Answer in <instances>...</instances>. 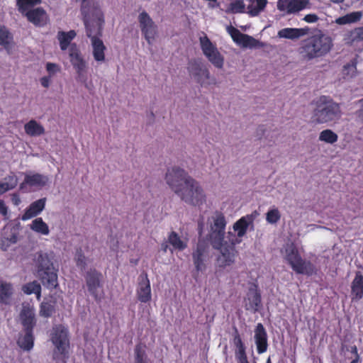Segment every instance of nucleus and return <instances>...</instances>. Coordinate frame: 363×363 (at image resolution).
<instances>
[{"label": "nucleus", "instance_id": "f257e3e1", "mask_svg": "<svg viewBox=\"0 0 363 363\" xmlns=\"http://www.w3.org/2000/svg\"><path fill=\"white\" fill-rule=\"evenodd\" d=\"M104 23L103 12L98 7L93 10V13L85 16L86 35L90 39L91 55L98 64L106 61V47L101 38Z\"/></svg>", "mask_w": 363, "mask_h": 363}, {"label": "nucleus", "instance_id": "f03ea898", "mask_svg": "<svg viewBox=\"0 0 363 363\" xmlns=\"http://www.w3.org/2000/svg\"><path fill=\"white\" fill-rule=\"evenodd\" d=\"M333 46L332 38L320 31L303 41L299 53L305 61L322 57L329 53Z\"/></svg>", "mask_w": 363, "mask_h": 363}, {"label": "nucleus", "instance_id": "7ed1b4c3", "mask_svg": "<svg viewBox=\"0 0 363 363\" xmlns=\"http://www.w3.org/2000/svg\"><path fill=\"white\" fill-rule=\"evenodd\" d=\"M314 104L311 120L315 124L328 123L337 121L342 116L339 104L327 96L319 97Z\"/></svg>", "mask_w": 363, "mask_h": 363}, {"label": "nucleus", "instance_id": "20e7f679", "mask_svg": "<svg viewBox=\"0 0 363 363\" xmlns=\"http://www.w3.org/2000/svg\"><path fill=\"white\" fill-rule=\"evenodd\" d=\"M281 253L296 273L311 275L315 272L314 266L311 262L301 257L296 246L292 242L286 243L284 246Z\"/></svg>", "mask_w": 363, "mask_h": 363}, {"label": "nucleus", "instance_id": "39448f33", "mask_svg": "<svg viewBox=\"0 0 363 363\" xmlns=\"http://www.w3.org/2000/svg\"><path fill=\"white\" fill-rule=\"evenodd\" d=\"M182 201L189 205L199 206L206 202L205 193L200 184L193 178L177 194Z\"/></svg>", "mask_w": 363, "mask_h": 363}, {"label": "nucleus", "instance_id": "423d86ee", "mask_svg": "<svg viewBox=\"0 0 363 363\" xmlns=\"http://www.w3.org/2000/svg\"><path fill=\"white\" fill-rule=\"evenodd\" d=\"M259 216V212L254 211L250 214L240 218L233 225V229L236 234L228 232L226 239L232 244L240 243L242 238L246 235L248 228L253 229L254 221Z\"/></svg>", "mask_w": 363, "mask_h": 363}, {"label": "nucleus", "instance_id": "0eeeda50", "mask_svg": "<svg viewBox=\"0 0 363 363\" xmlns=\"http://www.w3.org/2000/svg\"><path fill=\"white\" fill-rule=\"evenodd\" d=\"M69 57L70 63L75 70L77 81L84 84L85 87H87L86 73L88 70V63L74 43L72 45L69 49Z\"/></svg>", "mask_w": 363, "mask_h": 363}, {"label": "nucleus", "instance_id": "6e6552de", "mask_svg": "<svg viewBox=\"0 0 363 363\" xmlns=\"http://www.w3.org/2000/svg\"><path fill=\"white\" fill-rule=\"evenodd\" d=\"M137 19L142 35L147 44L152 45L159 35L157 23L145 11H140Z\"/></svg>", "mask_w": 363, "mask_h": 363}, {"label": "nucleus", "instance_id": "1a4fd4ad", "mask_svg": "<svg viewBox=\"0 0 363 363\" xmlns=\"http://www.w3.org/2000/svg\"><path fill=\"white\" fill-rule=\"evenodd\" d=\"M191 177L179 167L169 169L165 174V182L172 191L177 195L184 188Z\"/></svg>", "mask_w": 363, "mask_h": 363}, {"label": "nucleus", "instance_id": "9d476101", "mask_svg": "<svg viewBox=\"0 0 363 363\" xmlns=\"http://www.w3.org/2000/svg\"><path fill=\"white\" fill-rule=\"evenodd\" d=\"M226 30L233 40L243 48L256 49L266 46L264 43L255 39L252 36L242 33L238 29L232 26H227Z\"/></svg>", "mask_w": 363, "mask_h": 363}, {"label": "nucleus", "instance_id": "9b49d317", "mask_svg": "<svg viewBox=\"0 0 363 363\" xmlns=\"http://www.w3.org/2000/svg\"><path fill=\"white\" fill-rule=\"evenodd\" d=\"M236 244L230 243L228 239L220 240L218 246L212 245L215 249L220 251L217 258L219 267L225 268L232 265L235 262L237 251L235 248Z\"/></svg>", "mask_w": 363, "mask_h": 363}, {"label": "nucleus", "instance_id": "f8f14e48", "mask_svg": "<svg viewBox=\"0 0 363 363\" xmlns=\"http://www.w3.org/2000/svg\"><path fill=\"white\" fill-rule=\"evenodd\" d=\"M102 279L101 273L95 269L89 270L85 276L87 289L96 300H101L104 296Z\"/></svg>", "mask_w": 363, "mask_h": 363}, {"label": "nucleus", "instance_id": "ddd939ff", "mask_svg": "<svg viewBox=\"0 0 363 363\" xmlns=\"http://www.w3.org/2000/svg\"><path fill=\"white\" fill-rule=\"evenodd\" d=\"M189 72L194 79L201 86L214 84L216 79L211 76L208 69L201 62H191Z\"/></svg>", "mask_w": 363, "mask_h": 363}, {"label": "nucleus", "instance_id": "4468645a", "mask_svg": "<svg viewBox=\"0 0 363 363\" xmlns=\"http://www.w3.org/2000/svg\"><path fill=\"white\" fill-rule=\"evenodd\" d=\"M51 341L55 347L54 358H56L57 352L62 355L67 353L69 347V341L67 339V331L65 327L58 325L53 328L51 334Z\"/></svg>", "mask_w": 363, "mask_h": 363}, {"label": "nucleus", "instance_id": "2eb2a0df", "mask_svg": "<svg viewBox=\"0 0 363 363\" xmlns=\"http://www.w3.org/2000/svg\"><path fill=\"white\" fill-rule=\"evenodd\" d=\"M311 6L310 0H278L277 4V9L286 14L296 13Z\"/></svg>", "mask_w": 363, "mask_h": 363}, {"label": "nucleus", "instance_id": "dca6fc26", "mask_svg": "<svg viewBox=\"0 0 363 363\" xmlns=\"http://www.w3.org/2000/svg\"><path fill=\"white\" fill-rule=\"evenodd\" d=\"M225 225L226 222L223 215H217L214 217L210 234L212 245L218 246L220 240H226V235H225Z\"/></svg>", "mask_w": 363, "mask_h": 363}, {"label": "nucleus", "instance_id": "f3484780", "mask_svg": "<svg viewBox=\"0 0 363 363\" xmlns=\"http://www.w3.org/2000/svg\"><path fill=\"white\" fill-rule=\"evenodd\" d=\"M50 182V178L44 174L36 172H28L25 174L23 182L20 184L21 189L26 186L35 189H41Z\"/></svg>", "mask_w": 363, "mask_h": 363}, {"label": "nucleus", "instance_id": "a211bd4d", "mask_svg": "<svg viewBox=\"0 0 363 363\" xmlns=\"http://www.w3.org/2000/svg\"><path fill=\"white\" fill-rule=\"evenodd\" d=\"M244 307L251 312H256L261 307V296L258 291L257 286L252 284L244 298Z\"/></svg>", "mask_w": 363, "mask_h": 363}, {"label": "nucleus", "instance_id": "6ab92c4d", "mask_svg": "<svg viewBox=\"0 0 363 363\" xmlns=\"http://www.w3.org/2000/svg\"><path fill=\"white\" fill-rule=\"evenodd\" d=\"M53 255L45 252H39L36 254L35 264L37 268V273L43 272L55 269L53 264Z\"/></svg>", "mask_w": 363, "mask_h": 363}, {"label": "nucleus", "instance_id": "aec40b11", "mask_svg": "<svg viewBox=\"0 0 363 363\" xmlns=\"http://www.w3.org/2000/svg\"><path fill=\"white\" fill-rule=\"evenodd\" d=\"M28 21L37 26H45L49 20L46 11L42 8H35L23 14Z\"/></svg>", "mask_w": 363, "mask_h": 363}, {"label": "nucleus", "instance_id": "412c9836", "mask_svg": "<svg viewBox=\"0 0 363 363\" xmlns=\"http://www.w3.org/2000/svg\"><path fill=\"white\" fill-rule=\"evenodd\" d=\"M254 339L259 354L265 352L267 350V335L262 323H258L255 329Z\"/></svg>", "mask_w": 363, "mask_h": 363}, {"label": "nucleus", "instance_id": "4be33fe9", "mask_svg": "<svg viewBox=\"0 0 363 363\" xmlns=\"http://www.w3.org/2000/svg\"><path fill=\"white\" fill-rule=\"evenodd\" d=\"M138 298L143 303H147L151 300V287L147 276L141 275L137 289Z\"/></svg>", "mask_w": 363, "mask_h": 363}, {"label": "nucleus", "instance_id": "5701e85b", "mask_svg": "<svg viewBox=\"0 0 363 363\" xmlns=\"http://www.w3.org/2000/svg\"><path fill=\"white\" fill-rule=\"evenodd\" d=\"M45 203V198L40 199L31 203L22 216V220H27L38 216L44 210Z\"/></svg>", "mask_w": 363, "mask_h": 363}, {"label": "nucleus", "instance_id": "b1692460", "mask_svg": "<svg viewBox=\"0 0 363 363\" xmlns=\"http://www.w3.org/2000/svg\"><path fill=\"white\" fill-rule=\"evenodd\" d=\"M194 264L197 271L202 272L206 269L205 260L207 257V248L203 243H199L196 250L192 255Z\"/></svg>", "mask_w": 363, "mask_h": 363}, {"label": "nucleus", "instance_id": "393cba45", "mask_svg": "<svg viewBox=\"0 0 363 363\" xmlns=\"http://www.w3.org/2000/svg\"><path fill=\"white\" fill-rule=\"evenodd\" d=\"M57 269H53L49 271L40 272L38 274L43 285L48 289H53L58 286Z\"/></svg>", "mask_w": 363, "mask_h": 363}, {"label": "nucleus", "instance_id": "a878e982", "mask_svg": "<svg viewBox=\"0 0 363 363\" xmlns=\"http://www.w3.org/2000/svg\"><path fill=\"white\" fill-rule=\"evenodd\" d=\"M308 28H286L278 31L277 36L280 38L289 40H296L308 34Z\"/></svg>", "mask_w": 363, "mask_h": 363}, {"label": "nucleus", "instance_id": "bb28decb", "mask_svg": "<svg viewBox=\"0 0 363 363\" xmlns=\"http://www.w3.org/2000/svg\"><path fill=\"white\" fill-rule=\"evenodd\" d=\"M21 320L26 329H31L35 324L34 308L29 305H23Z\"/></svg>", "mask_w": 363, "mask_h": 363}, {"label": "nucleus", "instance_id": "cd10ccee", "mask_svg": "<svg viewBox=\"0 0 363 363\" xmlns=\"http://www.w3.org/2000/svg\"><path fill=\"white\" fill-rule=\"evenodd\" d=\"M168 242L172 247V249H170L172 252L174 250L182 251L187 247L188 239L175 232H171L168 236Z\"/></svg>", "mask_w": 363, "mask_h": 363}, {"label": "nucleus", "instance_id": "c85d7f7f", "mask_svg": "<svg viewBox=\"0 0 363 363\" xmlns=\"http://www.w3.org/2000/svg\"><path fill=\"white\" fill-rule=\"evenodd\" d=\"M0 45H1L9 54H11L14 48V41L12 34L5 28H0Z\"/></svg>", "mask_w": 363, "mask_h": 363}, {"label": "nucleus", "instance_id": "c756f323", "mask_svg": "<svg viewBox=\"0 0 363 363\" xmlns=\"http://www.w3.org/2000/svg\"><path fill=\"white\" fill-rule=\"evenodd\" d=\"M24 130L30 137H39L45 133L44 127L34 119L30 120L24 125Z\"/></svg>", "mask_w": 363, "mask_h": 363}, {"label": "nucleus", "instance_id": "7c9ffc66", "mask_svg": "<svg viewBox=\"0 0 363 363\" xmlns=\"http://www.w3.org/2000/svg\"><path fill=\"white\" fill-rule=\"evenodd\" d=\"M28 226L31 230L38 235L47 236L50 234L48 225L40 217L33 219Z\"/></svg>", "mask_w": 363, "mask_h": 363}, {"label": "nucleus", "instance_id": "2f4dec72", "mask_svg": "<svg viewBox=\"0 0 363 363\" xmlns=\"http://www.w3.org/2000/svg\"><path fill=\"white\" fill-rule=\"evenodd\" d=\"M76 32L73 30H71L68 32L65 31H59L57 35V40L60 43V47L62 50H66L67 49H69L71 44V41L75 38Z\"/></svg>", "mask_w": 363, "mask_h": 363}, {"label": "nucleus", "instance_id": "473e14b6", "mask_svg": "<svg viewBox=\"0 0 363 363\" xmlns=\"http://www.w3.org/2000/svg\"><path fill=\"white\" fill-rule=\"evenodd\" d=\"M352 296L353 299L359 300L363 296V276L357 273L352 282Z\"/></svg>", "mask_w": 363, "mask_h": 363}, {"label": "nucleus", "instance_id": "72a5a7b5", "mask_svg": "<svg viewBox=\"0 0 363 363\" xmlns=\"http://www.w3.org/2000/svg\"><path fill=\"white\" fill-rule=\"evenodd\" d=\"M267 0H247V13L252 16H257L262 12L267 4Z\"/></svg>", "mask_w": 363, "mask_h": 363}, {"label": "nucleus", "instance_id": "f704fd0d", "mask_svg": "<svg viewBox=\"0 0 363 363\" xmlns=\"http://www.w3.org/2000/svg\"><path fill=\"white\" fill-rule=\"evenodd\" d=\"M13 294V287L11 284L0 280V303H9Z\"/></svg>", "mask_w": 363, "mask_h": 363}, {"label": "nucleus", "instance_id": "c9c22d12", "mask_svg": "<svg viewBox=\"0 0 363 363\" xmlns=\"http://www.w3.org/2000/svg\"><path fill=\"white\" fill-rule=\"evenodd\" d=\"M363 16V13L360 11H353L340 16L335 19V23L338 25H347L354 23L359 21Z\"/></svg>", "mask_w": 363, "mask_h": 363}, {"label": "nucleus", "instance_id": "e433bc0d", "mask_svg": "<svg viewBox=\"0 0 363 363\" xmlns=\"http://www.w3.org/2000/svg\"><path fill=\"white\" fill-rule=\"evenodd\" d=\"M18 345L24 350L29 351L33 347V337L31 329H26L25 334L21 335L18 340Z\"/></svg>", "mask_w": 363, "mask_h": 363}, {"label": "nucleus", "instance_id": "4c0bfd02", "mask_svg": "<svg viewBox=\"0 0 363 363\" xmlns=\"http://www.w3.org/2000/svg\"><path fill=\"white\" fill-rule=\"evenodd\" d=\"M18 184V179L16 175H9L0 182V196L14 189Z\"/></svg>", "mask_w": 363, "mask_h": 363}, {"label": "nucleus", "instance_id": "58836bf2", "mask_svg": "<svg viewBox=\"0 0 363 363\" xmlns=\"http://www.w3.org/2000/svg\"><path fill=\"white\" fill-rule=\"evenodd\" d=\"M345 40L348 44L363 40V26L355 28L345 35Z\"/></svg>", "mask_w": 363, "mask_h": 363}, {"label": "nucleus", "instance_id": "ea45409f", "mask_svg": "<svg viewBox=\"0 0 363 363\" xmlns=\"http://www.w3.org/2000/svg\"><path fill=\"white\" fill-rule=\"evenodd\" d=\"M199 43L205 57L218 50L216 45H214L206 35H203L199 38Z\"/></svg>", "mask_w": 363, "mask_h": 363}, {"label": "nucleus", "instance_id": "a19ab883", "mask_svg": "<svg viewBox=\"0 0 363 363\" xmlns=\"http://www.w3.org/2000/svg\"><path fill=\"white\" fill-rule=\"evenodd\" d=\"M357 75L356 63L350 62L346 64L342 70V78L345 80H350Z\"/></svg>", "mask_w": 363, "mask_h": 363}, {"label": "nucleus", "instance_id": "79ce46f5", "mask_svg": "<svg viewBox=\"0 0 363 363\" xmlns=\"http://www.w3.org/2000/svg\"><path fill=\"white\" fill-rule=\"evenodd\" d=\"M41 0H17V6L22 14L33 9L34 6L40 4Z\"/></svg>", "mask_w": 363, "mask_h": 363}, {"label": "nucleus", "instance_id": "37998d69", "mask_svg": "<svg viewBox=\"0 0 363 363\" xmlns=\"http://www.w3.org/2000/svg\"><path fill=\"white\" fill-rule=\"evenodd\" d=\"M206 57L215 67L218 69H223L224 66V57L218 50H215Z\"/></svg>", "mask_w": 363, "mask_h": 363}, {"label": "nucleus", "instance_id": "c03bdc74", "mask_svg": "<svg viewBox=\"0 0 363 363\" xmlns=\"http://www.w3.org/2000/svg\"><path fill=\"white\" fill-rule=\"evenodd\" d=\"M22 289L26 294H35L37 299L40 301L41 297V286L37 281H34L25 284Z\"/></svg>", "mask_w": 363, "mask_h": 363}, {"label": "nucleus", "instance_id": "a18cd8bd", "mask_svg": "<svg viewBox=\"0 0 363 363\" xmlns=\"http://www.w3.org/2000/svg\"><path fill=\"white\" fill-rule=\"evenodd\" d=\"M338 136L332 130L326 129L319 134L318 140L329 144H333L337 141Z\"/></svg>", "mask_w": 363, "mask_h": 363}, {"label": "nucleus", "instance_id": "49530a36", "mask_svg": "<svg viewBox=\"0 0 363 363\" xmlns=\"http://www.w3.org/2000/svg\"><path fill=\"white\" fill-rule=\"evenodd\" d=\"M245 9V4L242 0H236L230 3L226 9L225 12L228 13H243Z\"/></svg>", "mask_w": 363, "mask_h": 363}, {"label": "nucleus", "instance_id": "de8ad7c7", "mask_svg": "<svg viewBox=\"0 0 363 363\" xmlns=\"http://www.w3.org/2000/svg\"><path fill=\"white\" fill-rule=\"evenodd\" d=\"M55 311V303L52 301H44L40 304V315L48 318L50 317Z\"/></svg>", "mask_w": 363, "mask_h": 363}, {"label": "nucleus", "instance_id": "09e8293b", "mask_svg": "<svg viewBox=\"0 0 363 363\" xmlns=\"http://www.w3.org/2000/svg\"><path fill=\"white\" fill-rule=\"evenodd\" d=\"M281 218V213L277 208L273 207L266 213V221L271 225L277 224Z\"/></svg>", "mask_w": 363, "mask_h": 363}, {"label": "nucleus", "instance_id": "8fccbe9b", "mask_svg": "<svg viewBox=\"0 0 363 363\" xmlns=\"http://www.w3.org/2000/svg\"><path fill=\"white\" fill-rule=\"evenodd\" d=\"M357 109L354 113L356 121L363 125V98L357 102Z\"/></svg>", "mask_w": 363, "mask_h": 363}, {"label": "nucleus", "instance_id": "3c124183", "mask_svg": "<svg viewBox=\"0 0 363 363\" xmlns=\"http://www.w3.org/2000/svg\"><path fill=\"white\" fill-rule=\"evenodd\" d=\"M235 356L238 363H249L245 352V347L235 350Z\"/></svg>", "mask_w": 363, "mask_h": 363}, {"label": "nucleus", "instance_id": "603ef678", "mask_svg": "<svg viewBox=\"0 0 363 363\" xmlns=\"http://www.w3.org/2000/svg\"><path fill=\"white\" fill-rule=\"evenodd\" d=\"M135 363H146V356L141 346H137L135 350Z\"/></svg>", "mask_w": 363, "mask_h": 363}, {"label": "nucleus", "instance_id": "864d4df0", "mask_svg": "<svg viewBox=\"0 0 363 363\" xmlns=\"http://www.w3.org/2000/svg\"><path fill=\"white\" fill-rule=\"evenodd\" d=\"M46 69L50 74V77L55 75L60 71V67L58 65L52 62L46 64Z\"/></svg>", "mask_w": 363, "mask_h": 363}, {"label": "nucleus", "instance_id": "5fc2aeb1", "mask_svg": "<svg viewBox=\"0 0 363 363\" xmlns=\"http://www.w3.org/2000/svg\"><path fill=\"white\" fill-rule=\"evenodd\" d=\"M75 259H76L77 265L79 267H80L82 269L85 268V266L86 264V259L84 257V255H83L81 253H79L77 255Z\"/></svg>", "mask_w": 363, "mask_h": 363}, {"label": "nucleus", "instance_id": "6e6d98bb", "mask_svg": "<svg viewBox=\"0 0 363 363\" xmlns=\"http://www.w3.org/2000/svg\"><path fill=\"white\" fill-rule=\"evenodd\" d=\"M9 207L6 205L4 201L0 200V216L7 219L9 218Z\"/></svg>", "mask_w": 363, "mask_h": 363}, {"label": "nucleus", "instance_id": "4d7b16f0", "mask_svg": "<svg viewBox=\"0 0 363 363\" xmlns=\"http://www.w3.org/2000/svg\"><path fill=\"white\" fill-rule=\"evenodd\" d=\"M233 343L236 347L235 350L245 348L242 341L240 335L238 333L235 335V337L233 338Z\"/></svg>", "mask_w": 363, "mask_h": 363}, {"label": "nucleus", "instance_id": "13d9d810", "mask_svg": "<svg viewBox=\"0 0 363 363\" xmlns=\"http://www.w3.org/2000/svg\"><path fill=\"white\" fill-rule=\"evenodd\" d=\"M303 20L307 23H315L318 20V17L316 14L310 13L304 16Z\"/></svg>", "mask_w": 363, "mask_h": 363}, {"label": "nucleus", "instance_id": "bf43d9fd", "mask_svg": "<svg viewBox=\"0 0 363 363\" xmlns=\"http://www.w3.org/2000/svg\"><path fill=\"white\" fill-rule=\"evenodd\" d=\"M40 82L43 87L48 88L50 85V77H43L40 79Z\"/></svg>", "mask_w": 363, "mask_h": 363}, {"label": "nucleus", "instance_id": "052dcab7", "mask_svg": "<svg viewBox=\"0 0 363 363\" xmlns=\"http://www.w3.org/2000/svg\"><path fill=\"white\" fill-rule=\"evenodd\" d=\"M11 201L15 206H18L21 202L20 196L16 194H12Z\"/></svg>", "mask_w": 363, "mask_h": 363}, {"label": "nucleus", "instance_id": "680f3d73", "mask_svg": "<svg viewBox=\"0 0 363 363\" xmlns=\"http://www.w3.org/2000/svg\"><path fill=\"white\" fill-rule=\"evenodd\" d=\"M351 352L354 354V356L359 355L357 352V348L355 345L351 347Z\"/></svg>", "mask_w": 363, "mask_h": 363}, {"label": "nucleus", "instance_id": "e2e57ef3", "mask_svg": "<svg viewBox=\"0 0 363 363\" xmlns=\"http://www.w3.org/2000/svg\"><path fill=\"white\" fill-rule=\"evenodd\" d=\"M308 228H309V230H314L315 229L320 228L321 227L314 224H311L308 225Z\"/></svg>", "mask_w": 363, "mask_h": 363}, {"label": "nucleus", "instance_id": "0e129e2a", "mask_svg": "<svg viewBox=\"0 0 363 363\" xmlns=\"http://www.w3.org/2000/svg\"><path fill=\"white\" fill-rule=\"evenodd\" d=\"M329 1L333 4H339L342 3L345 0H329Z\"/></svg>", "mask_w": 363, "mask_h": 363}, {"label": "nucleus", "instance_id": "69168bd1", "mask_svg": "<svg viewBox=\"0 0 363 363\" xmlns=\"http://www.w3.org/2000/svg\"><path fill=\"white\" fill-rule=\"evenodd\" d=\"M359 361V356H354V359L351 362V363H357Z\"/></svg>", "mask_w": 363, "mask_h": 363}, {"label": "nucleus", "instance_id": "338daca9", "mask_svg": "<svg viewBox=\"0 0 363 363\" xmlns=\"http://www.w3.org/2000/svg\"><path fill=\"white\" fill-rule=\"evenodd\" d=\"M162 250L166 252L167 250L168 246L167 245H162Z\"/></svg>", "mask_w": 363, "mask_h": 363}, {"label": "nucleus", "instance_id": "774afa93", "mask_svg": "<svg viewBox=\"0 0 363 363\" xmlns=\"http://www.w3.org/2000/svg\"><path fill=\"white\" fill-rule=\"evenodd\" d=\"M111 247L112 248L113 250H116L117 249V245H113V246H111Z\"/></svg>", "mask_w": 363, "mask_h": 363}]
</instances>
